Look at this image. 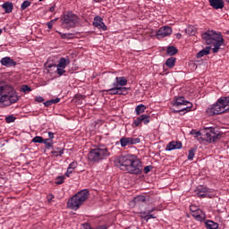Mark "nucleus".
I'll use <instances>...</instances> for the list:
<instances>
[{"label":"nucleus","instance_id":"46","mask_svg":"<svg viewBox=\"0 0 229 229\" xmlns=\"http://www.w3.org/2000/svg\"><path fill=\"white\" fill-rule=\"evenodd\" d=\"M47 201H48V203H51V201H53V199H55V195H53V194H48L47 195Z\"/></svg>","mask_w":229,"mask_h":229},{"label":"nucleus","instance_id":"32","mask_svg":"<svg viewBox=\"0 0 229 229\" xmlns=\"http://www.w3.org/2000/svg\"><path fill=\"white\" fill-rule=\"evenodd\" d=\"M144 202H146V196L144 195H139L134 198V203L136 205H139L140 203H144Z\"/></svg>","mask_w":229,"mask_h":229},{"label":"nucleus","instance_id":"48","mask_svg":"<svg viewBox=\"0 0 229 229\" xmlns=\"http://www.w3.org/2000/svg\"><path fill=\"white\" fill-rule=\"evenodd\" d=\"M53 24H55L54 21H48L47 23L48 30H52L53 29Z\"/></svg>","mask_w":229,"mask_h":229},{"label":"nucleus","instance_id":"34","mask_svg":"<svg viewBox=\"0 0 229 229\" xmlns=\"http://www.w3.org/2000/svg\"><path fill=\"white\" fill-rule=\"evenodd\" d=\"M47 149H53L55 142L53 140H46L43 141Z\"/></svg>","mask_w":229,"mask_h":229},{"label":"nucleus","instance_id":"44","mask_svg":"<svg viewBox=\"0 0 229 229\" xmlns=\"http://www.w3.org/2000/svg\"><path fill=\"white\" fill-rule=\"evenodd\" d=\"M151 169H153V165H147L144 167L143 171L145 174H148V173H149V171H151Z\"/></svg>","mask_w":229,"mask_h":229},{"label":"nucleus","instance_id":"37","mask_svg":"<svg viewBox=\"0 0 229 229\" xmlns=\"http://www.w3.org/2000/svg\"><path fill=\"white\" fill-rule=\"evenodd\" d=\"M64 180H65V176L64 175L57 176L55 179L56 185H62V183H64Z\"/></svg>","mask_w":229,"mask_h":229},{"label":"nucleus","instance_id":"49","mask_svg":"<svg viewBox=\"0 0 229 229\" xmlns=\"http://www.w3.org/2000/svg\"><path fill=\"white\" fill-rule=\"evenodd\" d=\"M44 105H45V106H51V105H53V101L51 99L47 100V101L44 102Z\"/></svg>","mask_w":229,"mask_h":229},{"label":"nucleus","instance_id":"2","mask_svg":"<svg viewBox=\"0 0 229 229\" xmlns=\"http://www.w3.org/2000/svg\"><path fill=\"white\" fill-rule=\"evenodd\" d=\"M18 101L19 96H17V92L13 90V88L3 86L0 83V103H5L6 106H10V105H13V103H17Z\"/></svg>","mask_w":229,"mask_h":229},{"label":"nucleus","instance_id":"58","mask_svg":"<svg viewBox=\"0 0 229 229\" xmlns=\"http://www.w3.org/2000/svg\"><path fill=\"white\" fill-rule=\"evenodd\" d=\"M1 33H3V30L2 29H0V35H1Z\"/></svg>","mask_w":229,"mask_h":229},{"label":"nucleus","instance_id":"59","mask_svg":"<svg viewBox=\"0 0 229 229\" xmlns=\"http://www.w3.org/2000/svg\"><path fill=\"white\" fill-rule=\"evenodd\" d=\"M95 1V3H98L99 2V0H94Z\"/></svg>","mask_w":229,"mask_h":229},{"label":"nucleus","instance_id":"54","mask_svg":"<svg viewBox=\"0 0 229 229\" xmlns=\"http://www.w3.org/2000/svg\"><path fill=\"white\" fill-rule=\"evenodd\" d=\"M56 65H57V64H50L48 65V67H49V69H51V67H56Z\"/></svg>","mask_w":229,"mask_h":229},{"label":"nucleus","instance_id":"27","mask_svg":"<svg viewBox=\"0 0 229 229\" xmlns=\"http://www.w3.org/2000/svg\"><path fill=\"white\" fill-rule=\"evenodd\" d=\"M188 105L190 106L182 107L179 110L173 109L174 114H182V112H183V114H187V112H190L191 108H192V104L191 102H189Z\"/></svg>","mask_w":229,"mask_h":229},{"label":"nucleus","instance_id":"55","mask_svg":"<svg viewBox=\"0 0 229 229\" xmlns=\"http://www.w3.org/2000/svg\"><path fill=\"white\" fill-rule=\"evenodd\" d=\"M49 12H55V6L50 7Z\"/></svg>","mask_w":229,"mask_h":229},{"label":"nucleus","instance_id":"30","mask_svg":"<svg viewBox=\"0 0 229 229\" xmlns=\"http://www.w3.org/2000/svg\"><path fill=\"white\" fill-rule=\"evenodd\" d=\"M136 115H140L146 112V106L143 104H140L135 107Z\"/></svg>","mask_w":229,"mask_h":229},{"label":"nucleus","instance_id":"41","mask_svg":"<svg viewBox=\"0 0 229 229\" xmlns=\"http://www.w3.org/2000/svg\"><path fill=\"white\" fill-rule=\"evenodd\" d=\"M31 5V2L30 1H24L21 5V10H26V8L30 7Z\"/></svg>","mask_w":229,"mask_h":229},{"label":"nucleus","instance_id":"15","mask_svg":"<svg viewBox=\"0 0 229 229\" xmlns=\"http://www.w3.org/2000/svg\"><path fill=\"white\" fill-rule=\"evenodd\" d=\"M191 211L192 212L191 216L194 217L196 221H199L200 223H203L204 219H207V215L203 210L198 208V209H192L191 208Z\"/></svg>","mask_w":229,"mask_h":229},{"label":"nucleus","instance_id":"35","mask_svg":"<svg viewBox=\"0 0 229 229\" xmlns=\"http://www.w3.org/2000/svg\"><path fill=\"white\" fill-rule=\"evenodd\" d=\"M44 140H46V139H44L42 136H36L32 139V142L35 144H44Z\"/></svg>","mask_w":229,"mask_h":229},{"label":"nucleus","instance_id":"50","mask_svg":"<svg viewBox=\"0 0 229 229\" xmlns=\"http://www.w3.org/2000/svg\"><path fill=\"white\" fill-rule=\"evenodd\" d=\"M72 170H70L69 168H67V171L65 173V176H67V178H69V176H71V174H72Z\"/></svg>","mask_w":229,"mask_h":229},{"label":"nucleus","instance_id":"24","mask_svg":"<svg viewBox=\"0 0 229 229\" xmlns=\"http://www.w3.org/2000/svg\"><path fill=\"white\" fill-rule=\"evenodd\" d=\"M2 8H4L5 13H12L13 12V4L11 2H5L3 5Z\"/></svg>","mask_w":229,"mask_h":229},{"label":"nucleus","instance_id":"6","mask_svg":"<svg viewBox=\"0 0 229 229\" xmlns=\"http://www.w3.org/2000/svg\"><path fill=\"white\" fill-rule=\"evenodd\" d=\"M61 22L64 30H71V28H76L80 18L72 12H67L61 17Z\"/></svg>","mask_w":229,"mask_h":229},{"label":"nucleus","instance_id":"16","mask_svg":"<svg viewBox=\"0 0 229 229\" xmlns=\"http://www.w3.org/2000/svg\"><path fill=\"white\" fill-rule=\"evenodd\" d=\"M195 192L199 198H208L210 189H208L207 186L199 185L196 188Z\"/></svg>","mask_w":229,"mask_h":229},{"label":"nucleus","instance_id":"4","mask_svg":"<svg viewBox=\"0 0 229 229\" xmlns=\"http://www.w3.org/2000/svg\"><path fill=\"white\" fill-rule=\"evenodd\" d=\"M226 112H229V97H221L216 104L207 109L208 115H219L220 114H226Z\"/></svg>","mask_w":229,"mask_h":229},{"label":"nucleus","instance_id":"57","mask_svg":"<svg viewBox=\"0 0 229 229\" xmlns=\"http://www.w3.org/2000/svg\"><path fill=\"white\" fill-rule=\"evenodd\" d=\"M51 21H54V23L56 22V21H58V18H55L54 20H51Z\"/></svg>","mask_w":229,"mask_h":229},{"label":"nucleus","instance_id":"60","mask_svg":"<svg viewBox=\"0 0 229 229\" xmlns=\"http://www.w3.org/2000/svg\"><path fill=\"white\" fill-rule=\"evenodd\" d=\"M226 34L229 35V30L226 31Z\"/></svg>","mask_w":229,"mask_h":229},{"label":"nucleus","instance_id":"1","mask_svg":"<svg viewBox=\"0 0 229 229\" xmlns=\"http://www.w3.org/2000/svg\"><path fill=\"white\" fill-rule=\"evenodd\" d=\"M201 37L208 46L214 47L212 48L213 53H218L221 46H225V38H223L221 32L211 30L202 33Z\"/></svg>","mask_w":229,"mask_h":229},{"label":"nucleus","instance_id":"7","mask_svg":"<svg viewBox=\"0 0 229 229\" xmlns=\"http://www.w3.org/2000/svg\"><path fill=\"white\" fill-rule=\"evenodd\" d=\"M132 158L133 155L118 156L114 158V165H116V167H119L121 171L128 172Z\"/></svg>","mask_w":229,"mask_h":229},{"label":"nucleus","instance_id":"52","mask_svg":"<svg viewBox=\"0 0 229 229\" xmlns=\"http://www.w3.org/2000/svg\"><path fill=\"white\" fill-rule=\"evenodd\" d=\"M187 32L189 35H194V33H195L194 30H192V28H191V27L187 29Z\"/></svg>","mask_w":229,"mask_h":229},{"label":"nucleus","instance_id":"51","mask_svg":"<svg viewBox=\"0 0 229 229\" xmlns=\"http://www.w3.org/2000/svg\"><path fill=\"white\" fill-rule=\"evenodd\" d=\"M157 209V208H151L150 209L147 210V214H153V212H155Z\"/></svg>","mask_w":229,"mask_h":229},{"label":"nucleus","instance_id":"10","mask_svg":"<svg viewBox=\"0 0 229 229\" xmlns=\"http://www.w3.org/2000/svg\"><path fill=\"white\" fill-rule=\"evenodd\" d=\"M71 64V60L69 57H62L59 60V63L56 65V71L57 74L59 76H63V74H65V67Z\"/></svg>","mask_w":229,"mask_h":229},{"label":"nucleus","instance_id":"21","mask_svg":"<svg viewBox=\"0 0 229 229\" xmlns=\"http://www.w3.org/2000/svg\"><path fill=\"white\" fill-rule=\"evenodd\" d=\"M114 84L116 87H126L128 85V80L126 77H115Z\"/></svg>","mask_w":229,"mask_h":229},{"label":"nucleus","instance_id":"53","mask_svg":"<svg viewBox=\"0 0 229 229\" xmlns=\"http://www.w3.org/2000/svg\"><path fill=\"white\" fill-rule=\"evenodd\" d=\"M51 101H52V105H55V104H56V103H60V98H55V99H51Z\"/></svg>","mask_w":229,"mask_h":229},{"label":"nucleus","instance_id":"42","mask_svg":"<svg viewBox=\"0 0 229 229\" xmlns=\"http://www.w3.org/2000/svg\"><path fill=\"white\" fill-rule=\"evenodd\" d=\"M190 133L191 135H194L195 139H199V137H201V132L196 131V130H191Z\"/></svg>","mask_w":229,"mask_h":229},{"label":"nucleus","instance_id":"13","mask_svg":"<svg viewBox=\"0 0 229 229\" xmlns=\"http://www.w3.org/2000/svg\"><path fill=\"white\" fill-rule=\"evenodd\" d=\"M119 142L122 148H126V146L140 144V138L123 137L120 139Z\"/></svg>","mask_w":229,"mask_h":229},{"label":"nucleus","instance_id":"47","mask_svg":"<svg viewBox=\"0 0 229 229\" xmlns=\"http://www.w3.org/2000/svg\"><path fill=\"white\" fill-rule=\"evenodd\" d=\"M35 101H37L38 103H43L44 98H42L41 96L36 97Z\"/></svg>","mask_w":229,"mask_h":229},{"label":"nucleus","instance_id":"9","mask_svg":"<svg viewBox=\"0 0 229 229\" xmlns=\"http://www.w3.org/2000/svg\"><path fill=\"white\" fill-rule=\"evenodd\" d=\"M218 139H221V132L214 127L206 128L204 134V140L211 144L212 142H216Z\"/></svg>","mask_w":229,"mask_h":229},{"label":"nucleus","instance_id":"8","mask_svg":"<svg viewBox=\"0 0 229 229\" xmlns=\"http://www.w3.org/2000/svg\"><path fill=\"white\" fill-rule=\"evenodd\" d=\"M127 173H129V174H142V161H140L137 156H132Z\"/></svg>","mask_w":229,"mask_h":229},{"label":"nucleus","instance_id":"33","mask_svg":"<svg viewBox=\"0 0 229 229\" xmlns=\"http://www.w3.org/2000/svg\"><path fill=\"white\" fill-rule=\"evenodd\" d=\"M57 33L60 34L61 38L65 40H71V38H72V36L74 35L72 33H62L60 31H57Z\"/></svg>","mask_w":229,"mask_h":229},{"label":"nucleus","instance_id":"61","mask_svg":"<svg viewBox=\"0 0 229 229\" xmlns=\"http://www.w3.org/2000/svg\"><path fill=\"white\" fill-rule=\"evenodd\" d=\"M41 1H44V0H39V2H41Z\"/></svg>","mask_w":229,"mask_h":229},{"label":"nucleus","instance_id":"40","mask_svg":"<svg viewBox=\"0 0 229 229\" xmlns=\"http://www.w3.org/2000/svg\"><path fill=\"white\" fill-rule=\"evenodd\" d=\"M21 92H24V94H28L29 92H31V88L28 85L21 86Z\"/></svg>","mask_w":229,"mask_h":229},{"label":"nucleus","instance_id":"22","mask_svg":"<svg viewBox=\"0 0 229 229\" xmlns=\"http://www.w3.org/2000/svg\"><path fill=\"white\" fill-rule=\"evenodd\" d=\"M189 101L185 100V97H178L174 103V106H186Z\"/></svg>","mask_w":229,"mask_h":229},{"label":"nucleus","instance_id":"31","mask_svg":"<svg viewBox=\"0 0 229 229\" xmlns=\"http://www.w3.org/2000/svg\"><path fill=\"white\" fill-rule=\"evenodd\" d=\"M64 151H65V148H56L51 151V154L54 155V157H62V155H64Z\"/></svg>","mask_w":229,"mask_h":229},{"label":"nucleus","instance_id":"3","mask_svg":"<svg viewBox=\"0 0 229 229\" xmlns=\"http://www.w3.org/2000/svg\"><path fill=\"white\" fill-rule=\"evenodd\" d=\"M110 155L108 148L105 145L95 146L90 148L88 154V159L92 164H98L101 160H106V157Z\"/></svg>","mask_w":229,"mask_h":229},{"label":"nucleus","instance_id":"29","mask_svg":"<svg viewBox=\"0 0 229 229\" xmlns=\"http://www.w3.org/2000/svg\"><path fill=\"white\" fill-rule=\"evenodd\" d=\"M166 53L168 56H174V55L178 53V48H176L174 46L167 47Z\"/></svg>","mask_w":229,"mask_h":229},{"label":"nucleus","instance_id":"12","mask_svg":"<svg viewBox=\"0 0 229 229\" xmlns=\"http://www.w3.org/2000/svg\"><path fill=\"white\" fill-rule=\"evenodd\" d=\"M150 122H151V116H149L148 114H143L133 120L131 123V127L139 128V125L142 124V123L143 124H149Z\"/></svg>","mask_w":229,"mask_h":229},{"label":"nucleus","instance_id":"25","mask_svg":"<svg viewBox=\"0 0 229 229\" xmlns=\"http://www.w3.org/2000/svg\"><path fill=\"white\" fill-rule=\"evenodd\" d=\"M210 49L212 47H206L197 54V58H202V56H207V55H210Z\"/></svg>","mask_w":229,"mask_h":229},{"label":"nucleus","instance_id":"45","mask_svg":"<svg viewBox=\"0 0 229 229\" xmlns=\"http://www.w3.org/2000/svg\"><path fill=\"white\" fill-rule=\"evenodd\" d=\"M48 137L49 139H47V140H53L55 139V133L53 131H48Z\"/></svg>","mask_w":229,"mask_h":229},{"label":"nucleus","instance_id":"20","mask_svg":"<svg viewBox=\"0 0 229 229\" xmlns=\"http://www.w3.org/2000/svg\"><path fill=\"white\" fill-rule=\"evenodd\" d=\"M209 4L215 10H223L225 8V2L223 0H209Z\"/></svg>","mask_w":229,"mask_h":229},{"label":"nucleus","instance_id":"5","mask_svg":"<svg viewBox=\"0 0 229 229\" xmlns=\"http://www.w3.org/2000/svg\"><path fill=\"white\" fill-rule=\"evenodd\" d=\"M89 196H90V193L87 189L78 191L67 201L68 208H71L72 210H78V208H80V207L89 199Z\"/></svg>","mask_w":229,"mask_h":229},{"label":"nucleus","instance_id":"26","mask_svg":"<svg viewBox=\"0 0 229 229\" xmlns=\"http://www.w3.org/2000/svg\"><path fill=\"white\" fill-rule=\"evenodd\" d=\"M206 228L208 229H218L219 224L212 221V220H206L205 221Z\"/></svg>","mask_w":229,"mask_h":229},{"label":"nucleus","instance_id":"28","mask_svg":"<svg viewBox=\"0 0 229 229\" xmlns=\"http://www.w3.org/2000/svg\"><path fill=\"white\" fill-rule=\"evenodd\" d=\"M165 65L169 69H173V67H174V65H176V58L175 57H169L165 61Z\"/></svg>","mask_w":229,"mask_h":229},{"label":"nucleus","instance_id":"19","mask_svg":"<svg viewBox=\"0 0 229 229\" xmlns=\"http://www.w3.org/2000/svg\"><path fill=\"white\" fill-rule=\"evenodd\" d=\"M182 141H170L166 145V151H173L174 149H182Z\"/></svg>","mask_w":229,"mask_h":229},{"label":"nucleus","instance_id":"18","mask_svg":"<svg viewBox=\"0 0 229 229\" xmlns=\"http://www.w3.org/2000/svg\"><path fill=\"white\" fill-rule=\"evenodd\" d=\"M0 64L4 65V67H15L17 65V62L12 59L9 56H5L0 60Z\"/></svg>","mask_w":229,"mask_h":229},{"label":"nucleus","instance_id":"23","mask_svg":"<svg viewBox=\"0 0 229 229\" xmlns=\"http://www.w3.org/2000/svg\"><path fill=\"white\" fill-rule=\"evenodd\" d=\"M140 217L141 219H144V221H149V219H157V216L151 213H147L146 211L140 212Z\"/></svg>","mask_w":229,"mask_h":229},{"label":"nucleus","instance_id":"39","mask_svg":"<svg viewBox=\"0 0 229 229\" xmlns=\"http://www.w3.org/2000/svg\"><path fill=\"white\" fill-rule=\"evenodd\" d=\"M77 167H78V162L73 161L69 165L68 169H70V171H74Z\"/></svg>","mask_w":229,"mask_h":229},{"label":"nucleus","instance_id":"38","mask_svg":"<svg viewBox=\"0 0 229 229\" xmlns=\"http://www.w3.org/2000/svg\"><path fill=\"white\" fill-rule=\"evenodd\" d=\"M86 229H108V226L106 225H98L96 228H92L90 225H86Z\"/></svg>","mask_w":229,"mask_h":229},{"label":"nucleus","instance_id":"11","mask_svg":"<svg viewBox=\"0 0 229 229\" xmlns=\"http://www.w3.org/2000/svg\"><path fill=\"white\" fill-rule=\"evenodd\" d=\"M113 87L109 89H105L104 92H107L109 96H123L126 90L130 88L126 87H118L115 84H112Z\"/></svg>","mask_w":229,"mask_h":229},{"label":"nucleus","instance_id":"56","mask_svg":"<svg viewBox=\"0 0 229 229\" xmlns=\"http://www.w3.org/2000/svg\"><path fill=\"white\" fill-rule=\"evenodd\" d=\"M176 38H182V34L178 33V34L176 35Z\"/></svg>","mask_w":229,"mask_h":229},{"label":"nucleus","instance_id":"43","mask_svg":"<svg viewBox=\"0 0 229 229\" xmlns=\"http://www.w3.org/2000/svg\"><path fill=\"white\" fill-rule=\"evenodd\" d=\"M5 122L10 123H15V116L13 115H9L5 117Z\"/></svg>","mask_w":229,"mask_h":229},{"label":"nucleus","instance_id":"14","mask_svg":"<svg viewBox=\"0 0 229 229\" xmlns=\"http://www.w3.org/2000/svg\"><path fill=\"white\" fill-rule=\"evenodd\" d=\"M173 33V28L170 26H164L161 27L157 31V38H165V37H169Z\"/></svg>","mask_w":229,"mask_h":229},{"label":"nucleus","instance_id":"17","mask_svg":"<svg viewBox=\"0 0 229 229\" xmlns=\"http://www.w3.org/2000/svg\"><path fill=\"white\" fill-rule=\"evenodd\" d=\"M93 26L98 30H102V31H106L108 30V27L105 25V22H103V18H101V16L94 17Z\"/></svg>","mask_w":229,"mask_h":229},{"label":"nucleus","instance_id":"36","mask_svg":"<svg viewBox=\"0 0 229 229\" xmlns=\"http://www.w3.org/2000/svg\"><path fill=\"white\" fill-rule=\"evenodd\" d=\"M196 155V148H192L189 150L188 160H194Z\"/></svg>","mask_w":229,"mask_h":229}]
</instances>
